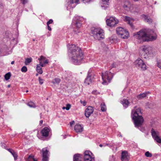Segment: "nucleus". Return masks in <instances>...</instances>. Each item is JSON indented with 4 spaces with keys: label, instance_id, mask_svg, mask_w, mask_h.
Wrapping results in <instances>:
<instances>
[{
    "label": "nucleus",
    "instance_id": "1",
    "mask_svg": "<svg viewBox=\"0 0 161 161\" xmlns=\"http://www.w3.org/2000/svg\"><path fill=\"white\" fill-rule=\"evenodd\" d=\"M83 54L80 48L75 45L69 46V55L72 62L76 65L80 64L83 58Z\"/></svg>",
    "mask_w": 161,
    "mask_h": 161
},
{
    "label": "nucleus",
    "instance_id": "2",
    "mask_svg": "<svg viewBox=\"0 0 161 161\" xmlns=\"http://www.w3.org/2000/svg\"><path fill=\"white\" fill-rule=\"evenodd\" d=\"M153 31L151 30L142 29L134 34V36L141 42L152 41L157 38L156 36L152 35Z\"/></svg>",
    "mask_w": 161,
    "mask_h": 161
},
{
    "label": "nucleus",
    "instance_id": "3",
    "mask_svg": "<svg viewBox=\"0 0 161 161\" xmlns=\"http://www.w3.org/2000/svg\"><path fill=\"white\" fill-rule=\"evenodd\" d=\"M131 114L135 126L137 127L141 126L144 120L142 116V113L140 108L136 106L132 110Z\"/></svg>",
    "mask_w": 161,
    "mask_h": 161
},
{
    "label": "nucleus",
    "instance_id": "4",
    "mask_svg": "<svg viewBox=\"0 0 161 161\" xmlns=\"http://www.w3.org/2000/svg\"><path fill=\"white\" fill-rule=\"evenodd\" d=\"M91 33L94 38L96 40H100L104 38L103 31L99 28H92Z\"/></svg>",
    "mask_w": 161,
    "mask_h": 161
},
{
    "label": "nucleus",
    "instance_id": "5",
    "mask_svg": "<svg viewBox=\"0 0 161 161\" xmlns=\"http://www.w3.org/2000/svg\"><path fill=\"white\" fill-rule=\"evenodd\" d=\"M116 31L119 37L123 39L128 38L129 34L126 30L122 27H118L116 28Z\"/></svg>",
    "mask_w": 161,
    "mask_h": 161
},
{
    "label": "nucleus",
    "instance_id": "6",
    "mask_svg": "<svg viewBox=\"0 0 161 161\" xmlns=\"http://www.w3.org/2000/svg\"><path fill=\"white\" fill-rule=\"evenodd\" d=\"M135 67L138 69L145 70L147 69V66L143 61L141 58H138L134 62Z\"/></svg>",
    "mask_w": 161,
    "mask_h": 161
},
{
    "label": "nucleus",
    "instance_id": "7",
    "mask_svg": "<svg viewBox=\"0 0 161 161\" xmlns=\"http://www.w3.org/2000/svg\"><path fill=\"white\" fill-rule=\"evenodd\" d=\"M102 78L103 80V84H105L108 82L109 83L112 80L113 74L109 71H106L102 74Z\"/></svg>",
    "mask_w": 161,
    "mask_h": 161
},
{
    "label": "nucleus",
    "instance_id": "8",
    "mask_svg": "<svg viewBox=\"0 0 161 161\" xmlns=\"http://www.w3.org/2000/svg\"><path fill=\"white\" fill-rule=\"evenodd\" d=\"M140 49V54L142 57L144 58H146L148 57V56L150 54L149 50L151 49V47L143 46Z\"/></svg>",
    "mask_w": 161,
    "mask_h": 161
},
{
    "label": "nucleus",
    "instance_id": "9",
    "mask_svg": "<svg viewBox=\"0 0 161 161\" xmlns=\"http://www.w3.org/2000/svg\"><path fill=\"white\" fill-rule=\"evenodd\" d=\"M119 22V20L115 17H111L106 20L107 25L110 27H113Z\"/></svg>",
    "mask_w": 161,
    "mask_h": 161
},
{
    "label": "nucleus",
    "instance_id": "10",
    "mask_svg": "<svg viewBox=\"0 0 161 161\" xmlns=\"http://www.w3.org/2000/svg\"><path fill=\"white\" fill-rule=\"evenodd\" d=\"M152 136L154 139L157 143H161V138L159 136V132L155 131L153 128H152L151 130Z\"/></svg>",
    "mask_w": 161,
    "mask_h": 161
},
{
    "label": "nucleus",
    "instance_id": "11",
    "mask_svg": "<svg viewBox=\"0 0 161 161\" xmlns=\"http://www.w3.org/2000/svg\"><path fill=\"white\" fill-rule=\"evenodd\" d=\"M92 153L89 151H86L84 152V161H95L94 158L92 157Z\"/></svg>",
    "mask_w": 161,
    "mask_h": 161
},
{
    "label": "nucleus",
    "instance_id": "12",
    "mask_svg": "<svg viewBox=\"0 0 161 161\" xmlns=\"http://www.w3.org/2000/svg\"><path fill=\"white\" fill-rule=\"evenodd\" d=\"M83 20L82 18L78 16H75L73 19V22L75 23L76 27L79 28L81 25V24L80 23Z\"/></svg>",
    "mask_w": 161,
    "mask_h": 161
},
{
    "label": "nucleus",
    "instance_id": "13",
    "mask_svg": "<svg viewBox=\"0 0 161 161\" xmlns=\"http://www.w3.org/2000/svg\"><path fill=\"white\" fill-rule=\"evenodd\" d=\"M42 161H47L48 159V151L47 148H43L42 150Z\"/></svg>",
    "mask_w": 161,
    "mask_h": 161
},
{
    "label": "nucleus",
    "instance_id": "14",
    "mask_svg": "<svg viewBox=\"0 0 161 161\" xmlns=\"http://www.w3.org/2000/svg\"><path fill=\"white\" fill-rule=\"evenodd\" d=\"M94 77V74L93 73L88 72V75L85 79V83L87 85H89L92 82Z\"/></svg>",
    "mask_w": 161,
    "mask_h": 161
},
{
    "label": "nucleus",
    "instance_id": "15",
    "mask_svg": "<svg viewBox=\"0 0 161 161\" xmlns=\"http://www.w3.org/2000/svg\"><path fill=\"white\" fill-rule=\"evenodd\" d=\"M124 20L127 22L130 26L132 27L133 26V23L134 22V20L133 19L127 16H123Z\"/></svg>",
    "mask_w": 161,
    "mask_h": 161
},
{
    "label": "nucleus",
    "instance_id": "16",
    "mask_svg": "<svg viewBox=\"0 0 161 161\" xmlns=\"http://www.w3.org/2000/svg\"><path fill=\"white\" fill-rule=\"evenodd\" d=\"M94 111V109L92 106L88 107L86 110L85 111V115L87 118H88L93 113Z\"/></svg>",
    "mask_w": 161,
    "mask_h": 161
},
{
    "label": "nucleus",
    "instance_id": "17",
    "mask_svg": "<svg viewBox=\"0 0 161 161\" xmlns=\"http://www.w3.org/2000/svg\"><path fill=\"white\" fill-rule=\"evenodd\" d=\"M121 160L122 161H127L129 159V156L127 152L123 151L121 153Z\"/></svg>",
    "mask_w": 161,
    "mask_h": 161
},
{
    "label": "nucleus",
    "instance_id": "18",
    "mask_svg": "<svg viewBox=\"0 0 161 161\" xmlns=\"http://www.w3.org/2000/svg\"><path fill=\"white\" fill-rule=\"evenodd\" d=\"M50 131V129L47 127H45L41 131V132L43 136L47 137L48 136L49 132Z\"/></svg>",
    "mask_w": 161,
    "mask_h": 161
},
{
    "label": "nucleus",
    "instance_id": "19",
    "mask_svg": "<svg viewBox=\"0 0 161 161\" xmlns=\"http://www.w3.org/2000/svg\"><path fill=\"white\" fill-rule=\"evenodd\" d=\"M74 129L77 133L81 132L83 130V128L80 125L77 124L75 125Z\"/></svg>",
    "mask_w": 161,
    "mask_h": 161
},
{
    "label": "nucleus",
    "instance_id": "20",
    "mask_svg": "<svg viewBox=\"0 0 161 161\" xmlns=\"http://www.w3.org/2000/svg\"><path fill=\"white\" fill-rule=\"evenodd\" d=\"M142 17L144 19L145 22H147L149 24H150L152 22V20L150 18L146 15L143 14L142 15Z\"/></svg>",
    "mask_w": 161,
    "mask_h": 161
},
{
    "label": "nucleus",
    "instance_id": "21",
    "mask_svg": "<svg viewBox=\"0 0 161 161\" xmlns=\"http://www.w3.org/2000/svg\"><path fill=\"white\" fill-rule=\"evenodd\" d=\"M46 58L42 56H41L40 58H38L40 63L39 64V66H40L41 67H43L44 66V65L42 63V62Z\"/></svg>",
    "mask_w": 161,
    "mask_h": 161
},
{
    "label": "nucleus",
    "instance_id": "22",
    "mask_svg": "<svg viewBox=\"0 0 161 161\" xmlns=\"http://www.w3.org/2000/svg\"><path fill=\"white\" fill-rule=\"evenodd\" d=\"M122 103L125 108H127L129 104V103L127 99H124L122 101Z\"/></svg>",
    "mask_w": 161,
    "mask_h": 161
},
{
    "label": "nucleus",
    "instance_id": "23",
    "mask_svg": "<svg viewBox=\"0 0 161 161\" xmlns=\"http://www.w3.org/2000/svg\"><path fill=\"white\" fill-rule=\"evenodd\" d=\"M11 154H12L14 158V160H16L18 158V155L17 153L14 151L13 150L11 149Z\"/></svg>",
    "mask_w": 161,
    "mask_h": 161
},
{
    "label": "nucleus",
    "instance_id": "24",
    "mask_svg": "<svg viewBox=\"0 0 161 161\" xmlns=\"http://www.w3.org/2000/svg\"><path fill=\"white\" fill-rule=\"evenodd\" d=\"M147 94V92H146L141 94L139 95H138L137 97V99H141L142 98L145 97Z\"/></svg>",
    "mask_w": 161,
    "mask_h": 161
},
{
    "label": "nucleus",
    "instance_id": "25",
    "mask_svg": "<svg viewBox=\"0 0 161 161\" xmlns=\"http://www.w3.org/2000/svg\"><path fill=\"white\" fill-rule=\"evenodd\" d=\"M130 7V3L129 2L125 3L123 6L124 9L127 11H129Z\"/></svg>",
    "mask_w": 161,
    "mask_h": 161
},
{
    "label": "nucleus",
    "instance_id": "26",
    "mask_svg": "<svg viewBox=\"0 0 161 161\" xmlns=\"http://www.w3.org/2000/svg\"><path fill=\"white\" fill-rule=\"evenodd\" d=\"M80 158L79 154H75L74 156L73 160L74 161H80Z\"/></svg>",
    "mask_w": 161,
    "mask_h": 161
},
{
    "label": "nucleus",
    "instance_id": "27",
    "mask_svg": "<svg viewBox=\"0 0 161 161\" xmlns=\"http://www.w3.org/2000/svg\"><path fill=\"white\" fill-rule=\"evenodd\" d=\"M36 70L37 72L40 74L42 73V68L39 66V64H37L36 68Z\"/></svg>",
    "mask_w": 161,
    "mask_h": 161
},
{
    "label": "nucleus",
    "instance_id": "28",
    "mask_svg": "<svg viewBox=\"0 0 161 161\" xmlns=\"http://www.w3.org/2000/svg\"><path fill=\"white\" fill-rule=\"evenodd\" d=\"M79 0H67L68 2H70L69 4L75 3L76 4L78 3Z\"/></svg>",
    "mask_w": 161,
    "mask_h": 161
},
{
    "label": "nucleus",
    "instance_id": "29",
    "mask_svg": "<svg viewBox=\"0 0 161 161\" xmlns=\"http://www.w3.org/2000/svg\"><path fill=\"white\" fill-rule=\"evenodd\" d=\"M101 110L103 112L105 111L106 110V107L104 103H101Z\"/></svg>",
    "mask_w": 161,
    "mask_h": 161
},
{
    "label": "nucleus",
    "instance_id": "30",
    "mask_svg": "<svg viewBox=\"0 0 161 161\" xmlns=\"http://www.w3.org/2000/svg\"><path fill=\"white\" fill-rule=\"evenodd\" d=\"M32 59L31 58H26L25 59V64L26 65H28L32 61Z\"/></svg>",
    "mask_w": 161,
    "mask_h": 161
},
{
    "label": "nucleus",
    "instance_id": "31",
    "mask_svg": "<svg viewBox=\"0 0 161 161\" xmlns=\"http://www.w3.org/2000/svg\"><path fill=\"white\" fill-rule=\"evenodd\" d=\"M27 105L31 108H35L36 106L35 103L32 102H30L27 103Z\"/></svg>",
    "mask_w": 161,
    "mask_h": 161
},
{
    "label": "nucleus",
    "instance_id": "32",
    "mask_svg": "<svg viewBox=\"0 0 161 161\" xmlns=\"http://www.w3.org/2000/svg\"><path fill=\"white\" fill-rule=\"evenodd\" d=\"M27 161H37V160L34 158L33 156L30 155L28 157Z\"/></svg>",
    "mask_w": 161,
    "mask_h": 161
},
{
    "label": "nucleus",
    "instance_id": "33",
    "mask_svg": "<svg viewBox=\"0 0 161 161\" xmlns=\"http://www.w3.org/2000/svg\"><path fill=\"white\" fill-rule=\"evenodd\" d=\"M5 79L6 80H8L10 78V72L4 75Z\"/></svg>",
    "mask_w": 161,
    "mask_h": 161
},
{
    "label": "nucleus",
    "instance_id": "34",
    "mask_svg": "<svg viewBox=\"0 0 161 161\" xmlns=\"http://www.w3.org/2000/svg\"><path fill=\"white\" fill-rule=\"evenodd\" d=\"M119 64L118 62H114L111 64V67L112 68H116L118 66Z\"/></svg>",
    "mask_w": 161,
    "mask_h": 161
},
{
    "label": "nucleus",
    "instance_id": "35",
    "mask_svg": "<svg viewBox=\"0 0 161 161\" xmlns=\"http://www.w3.org/2000/svg\"><path fill=\"white\" fill-rule=\"evenodd\" d=\"M135 5L133 4H131L130 3V7L129 11H135Z\"/></svg>",
    "mask_w": 161,
    "mask_h": 161
},
{
    "label": "nucleus",
    "instance_id": "36",
    "mask_svg": "<svg viewBox=\"0 0 161 161\" xmlns=\"http://www.w3.org/2000/svg\"><path fill=\"white\" fill-rule=\"evenodd\" d=\"M60 81V79L58 78H56L54 80L52 81V83L53 84L58 83Z\"/></svg>",
    "mask_w": 161,
    "mask_h": 161
},
{
    "label": "nucleus",
    "instance_id": "37",
    "mask_svg": "<svg viewBox=\"0 0 161 161\" xmlns=\"http://www.w3.org/2000/svg\"><path fill=\"white\" fill-rule=\"evenodd\" d=\"M27 70V69L25 66H23L21 69V71L25 73Z\"/></svg>",
    "mask_w": 161,
    "mask_h": 161
},
{
    "label": "nucleus",
    "instance_id": "38",
    "mask_svg": "<svg viewBox=\"0 0 161 161\" xmlns=\"http://www.w3.org/2000/svg\"><path fill=\"white\" fill-rule=\"evenodd\" d=\"M145 155L147 157H152V154L150 153L148 151H147L146 152Z\"/></svg>",
    "mask_w": 161,
    "mask_h": 161
},
{
    "label": "nucleus",
    "instance_id": "39",
    "mask_svg": "<svg viewBox=\"0 0 161 161\" xmlns=\"http://www.w3.org/2000/svg\"><path fill=\"white\" fill-rule=\"evenodd\" d=\"M103 3L104 4H105L106 7H107L106 5H108L109 0H102Z\"/></svg>",
    "mask_w": 161,
    "mask_h": 161
},
{
    "label": "nucleus",
    "instance_id": "40",
    "mask_svg": "<svg viewBox=\"0 0 161 161\" xmlns=\"http://www.w3.org/2000/svg\"><path fill=\"white\" fill-rule=\"evenodd\" d=\"M115 159V158L114 157V156L113 155H112L111 156H110L109 160L110 161H114Z\"/></svg>",
    "mask_w": 161,
    "mask_h": 161
},
{
    "label": "nucleus",
    "instance_id": "41",
    "mask_svg": "<svg viewBox=\"0 0 161 161\" xmlns=\"http://www.w3.org/2000/svg\"><path fill=\"white\" fill-rule=\"evenodd\" d=\"M71 76V73L70 72H68L65 75V77L66 78L69 77Z\"/></svg>",
    "mask_w": 161,
    "mask_h": 161
},
{
    "label": "nucleus",
    "instance_id": "42",
    "mask_svg": "<svg viewBox=\"0 0 161 161\" xmlns=\"http://www.w3.org/2000/svg\"><path fill=\"white\" fill-rule=\"evenodd\" d=\"M39 83L41 85H42V84H43V79H41L40 77H39Z\"/></svg>",
    "mask_w": 161,
    "mask_h": 161
},
{
    "label": "nucleus",
    "instance_id": "43",
    "mask_svg": "<svg viewBox=\"0 0 161 161\" xmlns=\"http://www.w3.org/2000/svg\"><path fill=\"white\" fill-rule=\"evenodd\" d=\"M71 107V105L69 104H68L66 105V110H69L70 109Z\"/></svg>",
    "mask_w": 161,
    "mask_h": 161
},
{
    "label": "nucleus",
    "instance_id": "44",
    "mask_svg": "<svg viewBox=\"0 0 161 161\" xmlns=\"http://www.w3.org/2000/svg\"><path fill=\"white\" fill-rule=\"evenodd\" d=\"M21 3L25 5L27 3V0H20Z\"/></svg>",
    "mask_w": 161,
    "mask_h": 161
},
{
    "label": "nucleus",
    "instance_id": "45",
    "mask_svg": "<svg viewBox=\"0 0 161 161\" xmlns=\"http://www.w3.org/2000/svg\"><path fill=\"white\" fill-rule=\"evenodd\" d=\"M157 66L158 67L161 69V61H158Z\"/></svg>",
    "mask_w": 161,
    "mask_h": 161
},
{
    "label": "nucleus",
    "instance_id": "46",
    "mask_svg": "<svg viewBox=\"0 0 161 161\" xmlns=\"http://www.w3.org/2000/svg\"><path fill=\"white\" fill-rule=\"evenodd\" d=\"M80 102L84 106H85L86 105V103L85 101H82L81 100H80Z\"/></svg>",
    "mask_w": 161,
    "mask_h": 161
},
{
    "label": "nucleus",
    "instance_id": "47",
    "mask_svg": "<svg viewBox=\"0 0 161 161\" xmlns=\"http://www.w3.org/2000/svg\"><path fill=\"white\" fill-rule=\"evenodd\" d=\"M53 22V20L52 19H50L47 22V25H49L50 24H52Z\"/></svg>",
    "mask_w": 161,
    "mask_h": 161
},
{
    "label": "nucleus",
    "instance_id": "48",
    "mask_svg": "<svg viewBox=\"0 0 161 161\" xmlns=\"http://www.w3.org/2000/svg\"><path fill=\"white\" fill-rule=\"evenodd\" d=\"M12 42H14L13 44L14 45L16 44H17V41L16 40H15V39H13L12 40Z\"/></svg>",
    "mask_w": 161,
    "mask_h": 161
},
{
    "label": "nucleus",
    "instance_id": "49",
    "mask_svg": "<svg viewBox=\"0 0 161 161\" xmlns=\"http://www.w3.org/2000/svg\"><path fill=\"white\" fill-rule=\"evenodd\" d=\"M43 61L44 62V64H47L48 63V60L47 59L44 60Z\"/></svg>",
    "mask_w": 161,
    "mask_h": 161
},
{
    "label": "nucleus",
    "instance_id": "50",
    "mask_svg": "<svg viewBox=\"0 0 161 161\" xmlns=\"http://www.w3.org/2000/svg\"><path fill=\"white\" fill-rule=\"evenodd\" d=\"M48 29L50 31L51 30V28L49 26V25H47Z\"/></svg>",
    "mask_w": 161,
    "mask_h": 161
},
{
    "label": "nucleus",
    "instance_id": "51",
    "mask_svg": "<svg viewBox=\"0 0 161 161\" xmlns=\"http://www.w3.org/2000/svg\"><path fill=\"white\" fill-rule=\"evenodd\" d=\"M75 122L74 121H73L70 123V124L71 126H72L73 124H74Z\"/></svg>",
    "mask_w": 161,
    "mask_h": 161
},
{
    "label": "nucleus",
    "instance_id": "52",
    "mask_svg": "<svg viewBox=\"0 0 161 161\" xmlns=\"http://www.w3.org/2000/svg\"><path fill=\"white\" fill-rule=\"evenodd\" d=\"M6 145L4 144V143H3L2 144V146L4 148H5L6 147Z\"/></svg>",
    "mask_w": 161,
    "mask_h": 161
},
{
    "label": "nucleus",
    "instance_id": "53",
    "mask_svg": "<svg viewBox=\"0 0 161 161\" xmlns=\"http://www.w3.org/2000/svg\"><path fill=\"white\" fill-rule=\"evenodd\" d=\"M91 0H83V1L86 2H89Z\"/></svg>",
    "mask_w": 161,
    "mask_h": 161
},
{
    "label": "nucleus",
    "instance_id": "54",
    "mask_svg": "<svg viewBox=\"0 0 161 161\" xmlns=\"http://www.w3.org/2000/svg\"><path fill=\"white\" fill-rule=\"evenodd\" d=\"M42 123H43V120H40V125H42Z\"/></svg>",
    "mask_w": 161,
    "mask_h": 161
},
{
    "label": "nucleus",
    "instance_id": "55",
    "mask_svg": "<svg viewBox=\"0 0 161 161\" xmlns=\"http://www.w3.org/2000/svg\"><path fill=\"white\" fill-rule=\"evenodd\" d=\"M14 61H12V62H11V64H14Z\"/></svg>",
    "mask_w": 161,
    "mask_h": 161
},
{
    "label": "nucleus",
    "instance_id": "56",
    "mask_svg": "<svg viewBox=\"0 0 161 161\" xmlns=\"http://www.w3.org/2000/svg\"><path fill=\"white\" fill-rule=\"evenodd\" d=\"M62 108L63 109H66V107H63Z\"/></svg>",
    "mask_w": 161,
    "mask_h": 161
},
{
    "label": "nucleus",
    "instance_id": "57",
    "mask_svg": "<svg viewBox=\"0 0 161 161\" xmlns=\"http://www.w3.org/2000/svg\"><path fill=\"white\" fill-rule=\"evenodd\" d=\"M99 146H100V147H102L103 145H102V144H100V145H99Z\"/></svg>",
    "mask_w": 161,
    "mask_h": 161
},
{
    "label": "nucleus",
    "instance_id": "58",
    "mask_svg": "<svg viewBox=\"0 0 161 161\" xmlns=\"http://www.w3.org/2000/svg\"><path fill=\"white\" fill-rule=\"evenodd\" d=\"M7 150H8V151L10 152V148H9V149H8Z\"/></svg>",
    "mask_w": 161,
    "mask_h": 161
},
{
    "label": "nucleus",
    "instance_id": "59",
    "mask_svg": "<svg viewBox=\"0 0 161 161\" xmlns=\"http://www.w3.org/2000/svg\"><path fill=\"white\" fill-rule=\"evenodd\" d=\"M8 87H10V85H8Z\"/></svg>",
    "mask_w": 161,
    "mask_h": 161
},
{
    "label": "nucleus",
    "instance_id": "60",
    "mask_svg": "<svg viewBox=\"0 0 161 161\" xmlns=\"http://www.w3.org/2000/svg\"><path fill=\"white\" fill-rule=\"evenodd\" d=\"M28 92V90H27V91H26V92Z\"/></svg>",
    "mask_w": 161,
    "mask_h": 161
},
{
    "label": "nucleus",
    "instance_id": "61",
    "mask_svg": "<svg viewBox=\"0 0 161 161\" xmlns=\"http://www.w3.org/2000/svg\"><path fill=\"white\" fill-rule=\"evenodd\" d=\"M120 136H121H121H122L120 135Z\"/></svg>",
    "mask_w": 161,
    "mask_h": 161
}]
</instances>
